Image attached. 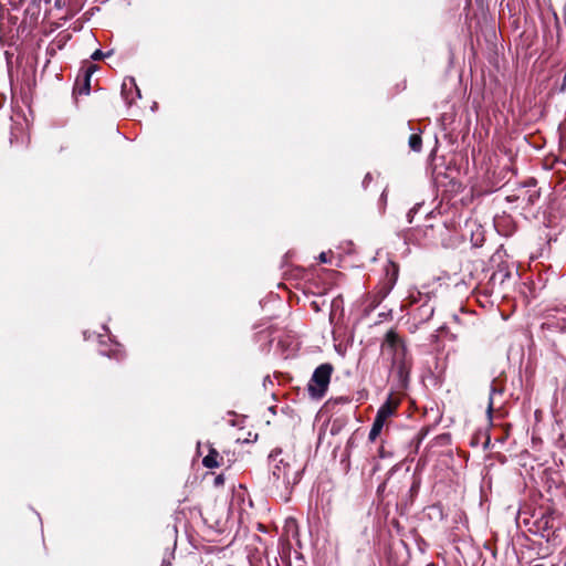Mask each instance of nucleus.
Wrapping results in <instances>:
<instances>
[{
    "label": "nucleus",
    "mask_w": 566,
    "mask_h": 566,
    "mask_svg": "<svg viewBox=\"0 0 566 566\" xmlns=\"http://www.w3.org/2000/svg\"><path fill=\"white\" fill-rule=\"evenodd\" d=\"M382 350H389L392 353V361L395 365H399V368L405 367L406 347L399 336L394 332L389 331L386 334V339L382 344Z\"/></svg>",
    "instance_id": "f03ea898"
},
{
    "label": "nucleus",
    "mask_w": 566,
    "mask_h": 566,
    "mask_svg": "<svg viewBox=\"0 0 566 566\" xmlns=\"http://www.w3.org/2000/svg\"><path fill=\"white\" fill-rule=\"evenodd\" d=\"M161 566H170V560L164 558Z\"/></svg>",
    "instance_id": "f8f14e48"
},
{
    "label": "nucleus",
    "mask_w": 566,
    "mask_h": 566,
    "mask_svg": "<svg viewBox=\"0 0 566 566\" xmlns=\"http://www.w3.org/2000/svg\"><path fill=\"white\" fill-rule=\"evenodd\" d=\"M496 391L495 387H492L491 389V395H490V401H489V407H488V412L489 415H491L492 410H493V399H492V395Z\"/></svg>",
    "instance_id": "9d476101"
},
{
    "label": "nucleus",
    "mask_w": 566,
    "mask_h": 566,
    "mask_svg": "<svg viewBox=\"0 0 566 566\" xmlns=\"http://www.w3.org/2000/svg\"><path fill=\"white\" fill-rule=\"evenodd\" d=\"M409 146L412 150L419 151L421 149V137L419 135L412 134L409 137Z\"/></svg>",
    "instance_id": "6e6552de"
},
{
    "label": "nucleus",
    "mask_w": 566,
    "mask_h": 566,
    "mask_svg": "<svg viewBox=\"0 0 566 566\" xmlns=\"http://www.w3.org/2000/svg\"><path fill=\"white\" fill-rule=\"evenodd\" d=\"M384 421H381L380 419H377L375 418L374 420V423H373V427L370 429V432H369V440L373 442L376 440V438L379 436L382 427H384Z\"/></svg>",
    "instance_id": "0eeeda50"
},
{
    "label": "nucleus",
    "mask_w": 566,
    "mask_h": 566,
    "mask_svg": "<svg viewBox=\"0 0 566 566\" xmlns=\"http://www.w3.org/2000/svg\"><path fill=\"white\" fill-rule=\"evenodd\" d=\"M284 531H294L298 528L297 522L294 517H287L284 524Z\"/></svg>",
    "instance_id": "1a4fd4ad"
},
{
    "label": "nucleus",
    "mask_w": 566,
    "mask_h": 566,
    "mask_svg": "<svg viewBox=\"0 0 566 566\" xmlns=\"http://www.w3.org/2000/svg\"><path fill=\"white\" fill-rule=\"evenodd\" d=\"M297 474V471L293 470L287 463H283V461H280V464H276L273 469V476L286 485L295 483Z\"/></svg>",
    "instance_id": "7ed1b4c3"
},
{
    "label": "nucleus",
    "mask_w": 566,
    "mask_h": 566,
    "mask_svg": "<svg viewBox=\"0 0 566 566\" xmlns=\"http://www.w3.org/2000/svg\"><path fill=\"white\" fill-rule=\"evenodd\" d=\"M103 55H104V54L102 53V51L96 50V51L92 54V56H91V57H92L93 60H99V59H102V57H103Z\"/></svg>",
    "instance_id": "9b49d317"
},
{
    "label": "nucleus",
    "mask_w": 566,
    "mask_h": 566,
    "mask_svg": "<svg viewBox=\"0 0 566 566\" xmlns=\"http://www.w3.org/2000/svg\"><path fill=\"white\" fill-rule=\"evenodd\" d=\"M333 367L329 364L318 366L308 382V392L312 398H322L329 385Z\"/></svg>",
    "instance_id": "f257e3e1"
},
{
    "label": "nucleus",
    "mask_w": 566,
    "mask_h": 566,
    "mask_svg": "<svg viewBox=\"0 0 566 566\" xmlns=\"http://www.w3.org/2000/svg\"><path fill=\"white\" fill-rule=\"evenodd\" d=\"M219 453L216 450H210L209 454L206 455L202 460V463L206 468L212 469L220 465L219 461Z\"/></svg>",
    "instance_id": "423d86ee"
},
{
    "label": "nucleus",
    "mask_w": 566,
    "mask_h": 566,
    "mask_svg": "<svg viewBox=\"0 0 566 566\" xmlns=\"http://www.w3.org/2000/svg\"><path fill=\"white\" fill-rule=\"evenodd\" d=\"M321 260H322L323 262H325L324 254H322V255H321Z\"/></svg>",
    "instance_id": "ddd939ff"
},
{
    "label": "nucleus",
    "mask_w": 566,
    "mask_h": 566,
    "mask_svg": "<svg viewBox=\"0 0 566 566\" xmlns=\"http://www.w3.org/2000/svg\"><path fill=\"white\" fill-rule=\"evenodd\" d=\"M98 66L96 64H88L82 76H78L75 84V92L78 94L87 95L91 90V77L96 72Z\"/></svg>",
    "instance_id": "20e7f679"
},
{
    "label": "nucleus",
    "mask_w": 566,
    "mask_h": 566,
    "mask_svg": "<svg viewBox=\"0 0 566 566\" xmlns=\"http://www.w3.org/2000/svg\"><path fill=\"white\" fill-rule=\"evenodd\" d=\"M396 409V403H392L391 401H387L385 405H382L378 412L376 418L380 419L381 421H386L387 418H389Z\"/></svg>",
    "instance_id": "39448f33"
}]
</instances>
